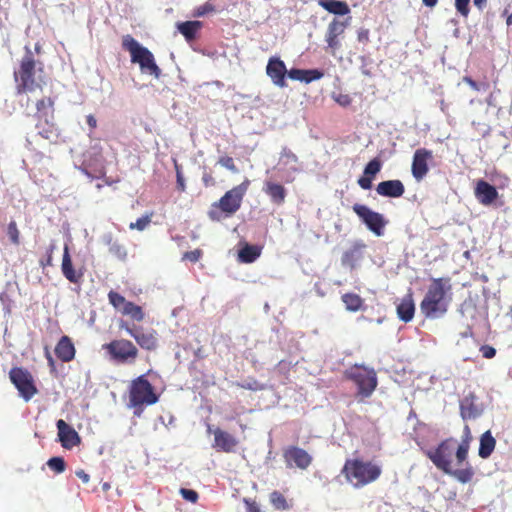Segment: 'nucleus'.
I'll use <instances>...</instances> for the list:
<instances>
[{
    "mask_svg": "<svg viewBox=\"0 0 512 512\" xmlns=\"http://www.w3.org/2000/svg\"><path fill=\"white\" fill-rule=\"evenodd\" d=\"M452 285L449 277L433 278L420 303L421 313L429 319L444 316L452 302Z\"/></svg>",
    "mask_w": 512,
    "mask_h": 512,
    "instance_id": "f257e3e1",
    "label": "nucleus"
},
{
    "mask_svg": "<svg viewBox=\"0 0 512 512\" xmlns=\"http://www.w3.org/2000/svg\"><path fill=\"white\" fill-rule=\"evenodd\" d=\"M456 443L457 441L453 438L445 439L435 449L427 450L425 454L439 470L465 484L472 480L474 469L467 461L464 462V468H452V456L456 454L457 449Z\"/></svg>",
    "mask_w": 512,
    "mask_h": 512,
    "instance_id": "f03ea898",
    "label": "nucleus"
},
{
    "mask_svg": "<svg viewBox=\"0 0 512 512\" xmlns=\"http://www.w3.org/2000/svg\"><path fill=\"white\" fill-rule=\"evenodd\" d=\"M43 70V63L37 60L32 50L26 46L25 53L19 61V67L14 71L17 94L41 88L42 77L37 74L43 73Z\"/></svg>",
    "mask_w": 512,
    "mask_h": 512,
    "instance_id": "7ed1b4c3",
    "label": "nucleus"
},
{
    "mask_svg": "<svg viewBox=\"0 0 512 512\" xmlns=\"http://www.w3.org/2000/svg\"><path fill=\"white\" fill-rule=\"evenodd\" d=\"M341 474L354 488H362L378 480L382 474V468L372 461L349 458L346 459Z\"/></svg>",
    "mask_w": 512,
    "mask_h": 512,
    "instance_id": "20e7f679",
    "label": "nucleus"
},
{
    "mask_svg": "<svg viewBox=\"0 0 512 512\" xmlns=\"http://www.w3.org/2000/svg\"><path fill=\"white\" fill-rule=\"evenodd\" d=\"M250 181L245 179L241 184L225 192V194L214 202L209 211L208 217L212 221H220L223 216L230 217L241 207L243 198L248 190Z\"/></svg>",
    "mask_w": 512,
    "mask_h": 512,
    "instance_id": "39448f33",
    "label": "nucleus"
},
{
    "mask_svg": "<svg viewBox=\"0 0 512 512\" xmlns=\"http://www.w3.org/2000/svg\"><path fill=\"white\" fill-rule=\"evenodd\" d=\"M344 377L357 387L355 397L359 402L371 397L378 386L377 373L374 368L362 364H355L345 370Z\"/></svg>",
    "mask_w": 512,
    "mask_h": 512,
    "instance_id": "423d86ee",
    "label": "nucleus"
},
{
    "mask_svg": "<svg viewBox=\"0 0 512 512\" xmlns=\"http://www.w3.org/2000/svg\"><path fill=\"white\" fill-rule=\"evenodd\" d=\"M122 48L130 53L131 62L139 65L144 73H149L155 78L161 75V69L155 62L152 52L139 44V42L131 35L127 34L122 37Z\"/></svg>",
    "mask_w": 512,
    "mask_h": 512,
    "instance_id": "0eeeda50",
    "label": "nucleus"
},
{
    "mask_svg": "<svg viewBox=\"0 0 512 512\" xmlns=\"http://www.w3.org/2000/svg\"><path fill=\"white\" fill-rule=\"evenodd\" d=\"M158 399L159 396L145 375L132 380L129 387V406L135 409V415L140 416L145 406L157 403Z\"/></svg>",
    "mask_w": 512,
    "mask_h": 512,
    "instance_id": "6e6552de",
    "label": "nucleus"
},
{
    "mask_svg": "<svg viewBox=\"0 0 512 512\" xmlns=\"http://www.w3.org/2000/svg\"><path fill=\"white\" fill-rule=\"evenodd\" d=\"M110 359L118 364H132L139 356V349L132 341L120 338L103 345Z\"/></svg>",
    "mask_w": 512,
    "mask_h": 512,
    "instance_id": "1a4fd4ad",
    "label": "nucleus"
},
{
    "mask_svg": "<svg viewBox=\"0 0 512 512\" xmlns=\"http://www.w3.org/2000/svg\"><path fill=\"white\" fill-rule=\"evenodd\" d=\"M119 328L132 337L141 349L154 351L158 348V333L156 330H145L141 326L130 325L124 320L120 321Z\"/></svg>",
    "mask_w": 512,
    "mask_h": 512,
    "instance_id": "9d476101",
    "label": "nucleus"
},
{
    "mask_svg": "<svg viewBox=\"0 0 512 512\" xmlns=\"http://www.w3.org/2000/svg\"><path fill=\"white\" fill-rule=\"evenodd\" d=\"M11 382L19 391L20 396L29 401L38 390L34 384L31 373L22 367H13L9 372Z\"/></svg>",
    "mask_w": 512,
    "mask_h": 512,
    "instance_id": "9b49d317",
    "label": "nucleus"
},
{
    "mask_svg": "<svg viewBox=\"0 0 512 512\" xmlns=\"http://www.w3.org/2000/svg\"><path fill=\"white\" fill-rule=\"evenodd\" d=\"M109 303L113 308L119 311L122 315L128 316L133 321L142 322L145 318L143 308L131 301L126 300L120 293L111 290L108 293Z\"/></svg>",
    "mask_w": 512,
    "mask_h": 512,
    "instance_id": "f8f14e48",
    "label": "nucleus"
},
{
    "mask_svg": "<svg viewBox=\"0 0 512 512\" xmlns=\"http://www.w3.org/2000/svg\"><path fill=\"white\" fill-rule=\"evenodd\" d=\"M352 209L370 231L377 236L383 235L387 222L382 214L371 210L366 205L358 203L354 204Z\"/></svg>",
    "mask_w": 512,
    "mask_h": 512,
    "instance_id": "ddd939ff",
    "label": "nucleus"
},
{
    "mask_svg": "<svg viewBox=\"0 0 512 512\" xmlns=\"http://www.w3.org/2000/svg\"><path fill=\"white\" fill-rule=\"evenodd\" d=\"M207 432L214 435L212 447L218 452L232 453L239 445V440L234 435L219 427L213 429L208 425Z\"/></svg>",
    "mask_w": 512,
    "mask_h": 512,
    "instance_id": "4468645a",
    "label": "nucleus"
},
{
    "mask_svg": "<svg viewBox=\"0 0 512 512\" xmlns=\"http://www.w3.org/2000/svg\"><path fill=\"white\" fill-rule=\"evenodd\" d=\"M283 458L287 467L307 469L312 463V456L304 449L297 446H289L283 451Z\"/></svg>",
    "mask_w": 512,
    "mask_h": 512,
    "instance_id": "2eb2a0df",
    "label": "nucleus"
},
{
    "mask_svg": "<svg viewBox=\"0 0 512 512\" xmlns=\"http://www.w3.org/2000/svg\"><path fill=\"white\" fill-rule=\"evenodd\" d=\"M433 159V152L426 148H419L414 152L411 172L417 181H421L429 172V162Z\"/></svg>",
    "mask_w": 512,
    "mask_h": 512,
    "instance_id": "dca6fc26",
    "label": "nucleus"
},
{
    "mask_svg": "<svg viewBox=\"0 0 512 512\" xmlns=\"http://www.w3.org/2000/svg\"><path fill=\"white\" fill-rule=\"evenodd\" d=\"M266 73L272 80L273 84L284 88L286 87L285 77L287 69L285 63L278 57H271L266 66Z\"/></svg>",
    "mask_w": 512,
    "mask_h": 512,
    "instance_id": "f3484780",
    "label": "nucleus"
},
{
    "mask_svg": "<svg viewBox=\"0 0 512 512\" xmlns=\"http://www.w3.org/2000/svg\"><path fill=\"white\" fill-rule=\"evenodd\" d=\"M347 26L348 21H340L336 18L328 24L325 41L327 42L328 48H330L333 53L335 50L340 48V41L338 38L344 34Z\"/></svg>",
    "mask_w": 512,
    "mask_h": 512,
    "instance_id": "a211bd4d",
    "label": "nucleus"
},
{
    "mask_svg": "<svg viewBox=\"0 0 512 512\" xmlns=\"http://www.w3.org/2000/svg\"><path fill=\"white\" fill-rule=\"evenodd\" d=\"M56 426L58 429L59 440L64 448L71 449L80 444L81 439L78 433L63 419H59Z\"/></svg>",
    "mask_w": 512,
    "mask_h": 512,
    "instance_id": "6ab92c4d",
    "label": "nucleus"
},
{
    "mask_svg": "<svg viewBox=\"0 0 512 512\" xmlns=\"http://www.w3.org/2000/svg\"><path fill=\"white\" fill-rule=\"evenodd\" d=\"M61 271L63 276L70 282L77 284L79 283L83 276L84 272L82 270H76L72 263V258L69 252V247L66 244L63 249V257L61 263Z\"/></svg>",
    "mask_w": 512,
    "mask_h": 512,
    "instance_id": "aec40b11",
    "label": "nucleus"
},
{
    "mask_svg": "<svg viewBox=\"0 0 512 512\" xmlns=\"http://www.w3.org/2000/svg\"><path fill=\"white\" fill-rule=\"evenodd\" d=\"M36 129L38 134L51 142H56L60 136V131L54 122V119L50 117L37 118Z\"/></svg>",
    "mask_w": 512,
    "mask_h": 512,
    "instance_id": "412c9836",
    "label": "nucleus"
},
{
    "mask_svg": "<svg viewBox=\"0 0 512 512\" xmlns=\"http://www.w3.org/2000/svg\"><path fill=\"white\" fill-rule=\"evenodd\" d=\"M381 168L382 161L378 157L369 161L364 168L363 176L357 180L358 185L364 190L371 189L372 181L374 177L380 172Z\"/></svg>",
    "mask_w": 512,
    "mask_h": 512,
    "instance_id": "4be33fe9",
    "label": "nucleus"
},
{
    "mask_svg": "<svg viewBox=\"0 0 512 512\" xmlns=\"http://www.w3.org/2000/svg\"><path fill=\"white\" fill-rule=\"evenodd\" d=\"M376 192L383 197L399 198L405 193V187L400 180H386L377 185Z\"/></svg>",
    "mask_w": 512,
    "mask_h": 512,
    "instance_id": "5701e85b",
    "label": "nucleus"
},
{
    "mask_svg": "<svg viewBox=\"0 0 512 512\" xmlns=\"http://www.w3.org/2000/svg\"><path fill=\"white\" fill-rule=\"evenodd\" d=\"M475 196L483 205H490L498 198L496 188L484 180H479L475 187Z\"/></svg>",
    "mask_w": 512,
    "mask_h": 512,
    "instance_id": "b1692460",
    "label": "nucleus"
},
{
    "mask_svg": "<svg viewBox=\"0 0 512 512\" xmlns=\"http://www.w3.org/2000/svg\"><path fill=\"white\" fill-rule=\"evenodd\" d=\"M75 347L68 336H62L55 347V354L63 362H70L75 357Z\"/></svg>",
    "mask_w": 512,
    "mask_h": 512,
    "instance_id": "393cba45",
    "label": "nucleus"
},
{
    "mask_svg": "<svg viewBox=\"0 0 512 512\" xmlns=\"http://www.w3.org/2000/svg\"><path fill=\"white\" fill-rule=\"evenodd\" d=\"M415 313V304L411 292L406 294L397 305V315L403 322H410Z\"/></svg>",
    "mask_w": 512,
    "mask_h": 512,
    "instance_id": "a878e982",
    "label": "nucleus"
},
{
    "mask_svg": "<svg viewBox=\"0 0 512 512\" xmlns=\"http://www.w3.org/2000/svg\"><path fill=\"white\" fill-rule=\"evenodd\" d=\"M263 190L270 197L273 203L277 205L284 203L287 193L283 185L272 181H266Z\"/></svg>",
    "mask_w": 512,
    "mask_h": 512,
    "instance_id": "bb28decb",
    "label": "nucleus"
},
{
    "mask_svg": "<svg viewBox=\"0 0 512 512\" xmlns=\"http://www.w3.org/2000/svg\"><path fill=\"white\" fill-rule=\"evenodd\" d=\"M471 440H472V435H471L470 428L468 425H465L462 441L457 446V449H456L457 465L460 466V465H463L464 462H466Z\"/></svg>",
    "mask_w": 512,
    "mask_h": 512,
    "instance_id": "cd10ccee",
    "label": "nucleus"
},
{
    "mask_svg": "<svg viewBox=\"0 0 512 512\" xmlns=\"http://www.w3.org/2000/svg\"><path fill=\"white\" fill-rule=\"evenodd\" d=\"M55 100L51 97H43L36 102V114L35 118L50 117L54 119L55 112Z\"/></svg>",
    "mask_w": 512,
    "mask_h": 512,
    "instance_id": "c85d7f7f",
    "label": "nucleus"
},
{
    "mask_svg": "<svg viewBox=\"0 0 512 512\" xmlns=\"http://www.w3.org/2000/svg\"><path fill=\"white\" fill-rule=\"evenodd\" d=\"M318 4L329 13L334 15H347L350 13V8L345 1L340 0H319Z\"/></svg>",
    "mask_w": 512,
    "mask_h": 512,
    "instance_id": "c756f323",
    "label": "nucleus"
},
{
    "mask_svg": "<svg viewBox=\"0 0 512 512\" xmlns=\"http://www.w3.org/2000/svg\"><path fill=\"white\" fill-rule=\"evenodd\" d=\"M496 446V440L490 430L484 432L480 437L478 454L481 458L487 459L491 456Z\"/></svg>",
    "mask_w": 512,
    "mask_h": 512,
    "instance_id": "7c9ffc66",
    "label": "nucleus"
},
{
    "mask_svg": "<svg viewBox=\"0 0 512 512\" xmlns=\"http://www.w3.org/2000/svg\"><path fill=\"white\" fill-rule=\"evenodd\" d=\"M177 28L187 41H192L196 38L197 32L202 28V22L197 20L185 21L178 23Z\"/></svg>",
    "mask_w": 512,
    "mask_h": 512,
    "instance_id": "2f4dec72",
    "label": "nucleus"
},
{
    "mask_svg": "<svg viewBox=\"0 0 512 512\" xmlns=\"http://www.w3.org/2000/svg\"><path fill=\"white\" fill-rule=\"evenodd\" d=\"M269 501L277 511H288L293 507V501L288 500L281 492L274 490L269 494Z\"/></svg>",
    "mask_w": 512,
    "mask_h": 512,
    "instance_id": "473e14b6",
    "label": "nucleus"
},
{
    "mask_svg": "<svg viewBox=\"0 0 512 512\" xmlns=\"http://www.w3.org/2000/svg\"><path fill=\"white\" fill-rule=\"evenodd\" d=\"M341 300L345 308L350 312L359 311L364 304V300L356 293H345L342 295Z\"/></svg>",
    "mask_w": 512,
    "mask_h": 512,
    "instance_id": "72a5a7b5",
    "label": "nucleus"
},
{
    "mask_svg": "<svg viewBox=\"0 0 512 512\" xmlns=\"http://www.w3.org/2000/svg\"><path fill=\"white\" fill-rule=\"evenodd\" d=\"M261 254V249L256 245L246 244L239 251V259L243 263H252L254 262Z\"/></svg>",
    "mask_w": 512,
    "mask_h": 512,
    "instance_id": "f704fd0d",
    "label": "nucleus"
},
{
    "mask_svg": "<svg viewBox=\"0 0 512 512\" xmlns=\"http://www.w3.org/2000/svg\"><path fill=\"white\" fill-rule=\"evenodd\" d=\"M363 248H365V244L355 243L351 249L343 253L341 259L342 264L353 268L355 266V261L359 258V253Z\"/></svg>",
    "mask_w": 512,
    "mask_h": 512,
    "instance_id": "c9c22d12",
    "label": "nucleus"
},
{
    "mask_svg": "<svg viewBox=\"0 0 512 512\" xmlns=\"http://www.w3.org/2000/svg\"><path fill=\"white\" fill-rule=\"evenodd\" d=\"M152 216H153V212H150L149 214H146L145 216L138 218L136 220V222L130 223L129 228L131 230L136 229L138 231L145 230L147 228V226L150 224Z\"/></svg>",
    "mask_w": 512,
    "mask_h": 512,
    "instance_id": "e433bc0d",
    "label": "nucleus"
},
{
    "mask_svg": "<svg viewBox=\"0 0 512 512\" xmlns=\"http://www.w3.org/2000/svg\"><path fill=\"white\" fill-rule=\"evenodd\" d=\"M216 11V8L214 6L213 3H211V1H207L205 2L203 5H200L198 7H196L193 11V17H203L207 14H210V13H213Z\"/></svg>",
    "mask_w": 512,
    "mask_h": 512,
    "instance_id": "4c0bfd02",
    "label": "nucleus"
},
{
    "mask_svg": "<svg viewBox=\"0 0 512 512\" xmlns=\"http://www.w3.org/2000/svg\"><path fill=\"white\" fill-rule=\"evenodd\" d=\"M48 467L54 472L60 474L66 469V463L62 457H52L47 461Z\"/></svg>",
    "mask_w": 512,
    "mask_h": 512,
    "instance_id": "58836bf2",
    "label": "nucleus"
},
{
    "mask_svg": "<svg viewBox=\"0 0 512 512\" xmlns=\"http://www.w3.org/2000/svg\"><path fill=\"white\" fill-rule=\"evenodd\" d=\"M7 235L12 244H20V232L15 221H10V223L8 224Z\"/></svg>",
    "mask_w": 512,
    "mask_h": 512,
    "instance_id": "ea45409f",
    "label": "nucleus"
},
{
    "mask_svg": "<svg viewBox=\"0 0 512 512\" xmlns=\"http://www.w3.org/2000/svg\"><path fill=\"white\" fill-rule=\"evenodd\" d=\"M109 252L119 259H124L127 255L125 247L117 241H109Z\"/></svg>",
    "mask_w": 512,
    "mask_h": 512,
    "instance_id": "a19ab883",
    "label": "nucleus"
},
{
    "mask_svg": "<svg viewBox=\"0 0 512 512\" xmlns=\"http://www.w3.org/2000/svg\"><path fill=\"white\" fill-rule=\"evenodd\" d=\"M280 161L284 165L295 164L298 162V157L289 148L284 147L280 154Z\"/></svg>",
    "mask_w": 512,
    "mask_h": 512,
    "instance_id": "79ce46f5",
    "label": "nucleus"
},
{
    "mask_svg": "<svg viewBox=\"0 0 512 512\" xmlns=\"http://www.w3.org/2000/svg\"><path fill=\"white\" fill-rule=\"evenodd\" d=\"M217 163L232 173L236 174L239 172V169L237 168L235 161L231 156H228V155L221 156V157H219Z\"/></svg>",
    "mask_w": 512,
    "mask_h": 512,
    "instance_id": "37998d69",
    "label": "nucleus"
},
{
    "mask_svg": "<svg viewBox=\"0 0 512 512\" xmlns=\"http://www.w3.org/2000/svg\"><path fill=\"white\" fill-rule=\"evenodd\" d=\"M179 493L181 494L183 499H185L186 501L191 502L193 504H195L199 499L198 492L195 490H192V489L181 488L179 490Z\"/></svg>",
    "mask_w": 512,
    "mask_h": 512,
    "instance_id": "c03bdc74",
    "label": "nucleus"
},
{
    "mask_svg": "<svg viewBox=\"0 0 512 512\" xmlns=\"http://www.w3.org/2000/svg\"><path fill=\"white\" fill-rule=\"evenodd\" d=\"M55 249V244H50L47 248L46 255L44 258L40 259L39 264L41 267L45 268L53 265V252Z\"/></svg>",
    "mask_w": 512,
    "mask_h": 512,
    "instance_id": "a18cd8bd",
    "label": "nucleus"
},
{
    "mask_svg": "<svg viewBox=\"0 0 512 512\" xmlns=\"http://www.w3.org/2000/svg\"><path fill=\"white\" fill-rule=\"evenodd\" d=\"M305 69L292 68L287 71V76L292 80L305 82Z\"/></svg>",
    "mask_w": 512,
    "mask_h": 512,
    "instance_id": "49530a36",
    "label": "nucleus"
},
{
    "mask_svg": "<svg viewBox=\"0 0 512 512\" xmlns=\"http://www.w3.org/2000/svg\"><path fill=\"white\" fill-rule=\"evenodd\" d=\"M324 76V73L318 69H308L305 73V83H310L312 81H316L321 79Z\"/></svg>",
    "mask_w": 512,
    "mask_h": 512,
    "instance_id": "de8ad7c7",
    "label": "nucleus"
},
{
    "mask_svg": "<svg viewBox=\"0 0 512 512\" xmlns=\"http://www.w3.org/2000/svg\"><path fill=\"white\" fill-rule=\"evenodd\" d=\"M202 254H203V252L201 249H195L193 251L185 252L183 254L182 259L196 263L200 260V258L202 257Z\"/></svg>",
    "mask_w": 512,
    "mask_h": 512,
    "instance_id": "09e8293b",
    "label": "nucleus"
},
{
    "mask_svg": "<svg viewBox=\"0 0 512 512\" xmlns=\"http://www.w3.org/2000/svg\"><path fill=\"white\" fill-rule=\"evenodd\" d=\"M470 0H455L456 10L464 17H467L470 9H469Z\"/></svg>",
    "mask_w": 512,
    "mask_h": 512,
    "instance_id": "8fccbe9b",
    "label": "nucleus"
},
{
    "mask_svg": "<svg viewBox=\"0 0 512 512\" xmlns=\"http://www.w3.org/2000/svg\"><path fill=\"white\" fill-rule=\"evenodd\" d=\"M243 503L246 507V512H261L259 504L256 500L251 498H243Z\"/></svg>",
    "mask_w": 512,
    "mask_h": 512,
    "instance_id": "3c124183",
    "label": "nucleus"
},
{
    "mask_svg": "<svg viewBox=\"0 0 512 512\" xmlns=\"http://www.w3.org/2000/svg\"><path fill=\"white\" fill-rule=\"evenodd\" d=\"M461 416L463 419L475 418L477 416L476 409L473 407V405L468 407L461 405Z\"/></svg>",
    "mask_w": 512,
    "mask_h": 512,
    "instance_id": "603ef678",
    "label": "nucleus"
},
{
    "mask_svg": "<svg viewBox=\"0 0 512 512\" xmlns=\"http://www.w3.org/2000/svg\"><path fill=\"white\" fill-rule=\"evenodd\" d=\"M236 386H238L242 389L253 390V391L261 389V385L255 379H251L250 381H247L244 383H236Z\"/></svg>",
    "mask_w": 512,
    "mask_h": 512,
    "instance_id": "864d4df0",
    "label": "nucleus"
},
{
    "mask_svg": "<svg viewBox=\"0 0 512 512\" xmlns=\"http://www.w3.org/2000/svg\"><path fill=\"white\" fill-rule=\"evenodd\" d=\"M175 168H176V178H177V181H176L177 189L180 192H184L186 190V185H185L184 177L182 175L181 168L179 167L178 164H175Z\"/></svg>",
    "mask_w": 512,
    "mask_h": 512,
    "instance_id": "5fc2aeb1",
    "label": "nucleus"
},
{
    "mask_svg": "<svg viewBox=\"0 0 512 512\" xmlns=\"http://www.w3.org/2000/svg\"><path fill=\"white\" fill-rule=\"evenodd\" d=\"M480 351L482 353V356L487 359L493 358L496 354L495 348L489 345L481 346Z\"/></svg>",
    "mask_w": 512,
    "mask_h": 512,
    "instance_id": "6e6d98bb",
    "label": "nucleus"
},
{
    "mask_svg": "<svg viewBox=\"0 0 512 512\" xmlns=\"http://www.w3.org/2000/svg\"><path fill=\"white\" fill-rule=\"evenodd\" d=\"M202 182L205 187H211L215 185V179L209 172H204L202 176Z\"/></svg>",
    "mask_w": 512,
    "mask_h": 512,
    "instance_id": "4d7b16f0",
    "label": "nucleus"
},
{
    "mask_svg": "<svg viewBox=\"0 0 512 512\" xmlns=\"http://www.w3.org/2000/svg\"><path fill=\"white\" fill-rule=\"evenodd\" d=\"M357 38L359 42L367 43L369 41V31L367 29H360Z\"/></svg>",
    "mask_w": 512,
    "mask_h": 512,
    "instance_id": "13d9d810",
    "label": "nucleus"
},
{
    "mask_svg": "<svg viewBox=\"0 0 512 512\" xmlns=\"http://www.w3.org/2000/svg\"><path fill=\"white\" fill-rule=\"evenodd\" d=\"M75 474L83 483H88L90 480V476L82 469L77 470Z\"/></svg>",
    "mask_w": 512,
    "mask_h": 512,
    "instance_id": "bf43d9fd",
    "label": "nucleus"
},
{
    "mask_svg": "<svg viewBox=\"0 0 512 512\" xmlns=\"http://www.w3.org/2000/svg\"><path fill=\"white\" fill-rule=\"evenodd\" d=\"M337 102L341 105V106H348L350 103H351V99L348 95H340L338 98H337Z\"/></svg>",
    "mask_w": 512,
    "mask_h": 512,
    "instance_id": "052dcab7",
    "label": "nucleus"
},
{
    "mask_svg": "<svg viewBox=\"0 0 512 512\" xmlns=\"http://www.w3.org/2000/svg\"><path fill=\"white\" fill-rule=\"evenodd\" d=\"M464 82L467 83L473 90L479 91V86L476 81L470 77H464Z\"/></svg>",
    "mask_w": 512,
    "mask_h": 512,
    "instance_id": "680f3d73",
    "label": "nucleus"
},
{
    "mask_svg": "<svg viewBox=\"0 0 512 512\" xmlns=\"http://www.w3.org/2000/svg\"><path fill=\"white\" fill-rule=\"evenodd\" d=\"M86 122L91 129H95L97 126V120L91 114L86 117Z\"/></svg>",
    "mask_w": 512,
    "mask_h": 512,
    "instance_id": "e2e57ef3",
    "label": "nucleus"
},
{
    "mask_svg": "<svg viewBox=\"0 0 512 512\" xmlns=\"http://www.w3.org/2000/svg\"><path fill=\"white\" fill-rule=\"evenodd\" d=\"M474 5L479 9L482 10L486 5V0H473Z\"/></svg>",
    "mask_w": 512,
    "mask_h": 512,
    "instance_id": "0e129e2a",
    "label": "nucleus"
},
{
    "mask_svg": "<svg viewBox=\"0 0 512 512\" xmlns=\"http://www.w3.org/2000/svg\"><path fill=\"white\" fill-rule=\"evenodd\" d=\"M422 1L425 6L431 7V8L434 7L438 2V0H422Z\"/></svg>",
    "mask_w": 512,
    "mask_h": 512,
    "instance_id": "69168bd1",
    "label": "nucleus"
},
{
    "mask_svg": "<svg viewBox=\"0 0 512 512\" xmlns=\"http://www.w3.org/2000/svg\"><path fill=\"white\" fill-rule=\"evenodd\" d=\"M506 23L508 26L512 25V13L510 15H508V17L506 19Z\"/></svg>",
    "mask_w": 512,
    "mask_h": 512,
    "instance_id": "338daca9",
    "label": "nucleus"
},
{
    "mask_svg": "<svg viewBox=\"0 0 512 512\" xmlns=\"http://www.w3.org/2000/svg\"><path fill=\"white\" fill-rule=\"evenodd\" d=\"M46 354H47V359L49 360V362L53 363V358L51 357L49 351H47Z\"/></svg>",
    "mask_w": 512,
    "mask_h": 512,
    "instance_id": "774afa93",
    "label": "nucleus"
}]
</instances>
